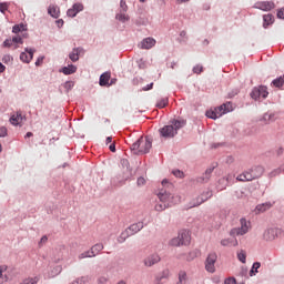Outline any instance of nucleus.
I'll return each mask as SVG.
<instances>
[{
	"label": "nucleus",
	"mask_w": 284,
	"mask_h": 284,
	"mask_svg": "<svg viewBox=\"0 0 284 284\" xmlns=\"http://www.w3.org/2000/svg\"><path fill=\"white\" fill-rule=\"evenodd\" d=\"M186 124L187 121L184 119L173 120L171 121V124L159 129L160 136L162 139H174V136L179 134V130H181V128H185Z\"/></svg>",
	"instance_id": "obj_1"
},
{
	"label": "nucleus",
	"mask_w": 284,
	"mask_h": 284,
	"mask_svg": "<svg viewBox=\"0 0 284 284\" xmlns=\"http://www.w3.org/2000/svg\"><path fill=\"white\" fill-rule=\"evenodd\" d=\"M131 150L134 154H148L152 150V139L140 138L131 145Z\"/></svg>",
	"instance_id": "obj_2"
},
{
	"label": "nucleus",
	"mask_w": 284,
	"mask_h": 284,
	"mask_svg": "<svg viewBox=\"0 0 284 284\" xmlns=\"http://www.w3.org/2000/svg\"><path fill=\"white\" fill-rule=\"evenodd\" d=\"M144 227L143 222H138L134 224H131L124 232L121 233L119 237V243H124L129 236H134V234H138V232H141V230Z\"/></svg>",
	"instance_id": "obj_3"
},
{
	"label": "nucleus",
	"mask_w": 284,
	"mask_h": 284,
	"mask_svg": "<svg viewBox=\"0 0 284 284\" xmlns=\"http://www.w3.org/2000/svg\"><path fill=\"white\" fill-rule=\"evenodd\" d=\"M115 19L122 23L130 21V16H128V3L125 0L120 1L119 12L116 13Z\"/></svg>",
	"instance_id": "obj_4"
},
{
	"label": "nucleus",
	"mask_w": 284,
	"mask_h": 284,
	"mask_svg": "<svg viewBox=\"0 0 284 284\" xmlns=\"http://www.w3.org/2000/svg\"><path fill=\"white\" fill-rule=\"evenodd\" d=\"M241 227L231 230V236H243L250 232V222L245 219L240 220Z\"/></svg>",
	"instance_id": "obj_5"
},
{
	"label": "nucleus",
	"mask_w": 284,
	"mask_h": 284,
	"mask_svg": "<svg viewBox=\"0 0 284 284\" xmlns=\"http://www.w3.org/2000/svg\"><path fill=\"white\" fill-rule=\"evenodd\" d=\"M268 94L270 92H267V87L264 85L255 87L251 92V97L255 101H258V99H267Z\"/></svg>",
	"instance_id": "obj_6"
},
{
	"label": "nucleus",
	"mask_w": 284,
	"mask_h": 284,
	"mask_svg": "<svg viewBox=\"0 0 284 284\" xmlns=\"http://www.w3.org/2000/svg\"><path fill=\"white\" fill-rule=\"evenodd\" d=\"M178 203H181V196L180 195H173L172 201L169 203L161 202L155 205L156 212H163L164 210H168V207H172V205H176Z\"/></svg>",
	"instance_id": "obj_7"
},
{
	"label": "nucleus",
	"mask_w": 284,
	"mask_h": 284,
	"mask_svg": "<svg viewBox=\"0 0 284 284\" xmlns=\"http://www.w3.org/2000/svg\"><path fill=\"white\" fill-rule=\"evenodd\" d=\"M216 258H217L216 253H211L206 257L205 270L210 274H214V272H216V266H215L216 265Z\"/></svg>",
	"instance_id": "obj_8"
},
{
	"label": "nucleus",
	"mask_w": 284,
	"mask_h": 284,
	"mask_svg": "<svg viewBox=\"0 0 284 284\" xmlns=\"http://www.w3.org/2000/svg\"><path fill=\"white\" fill-rule=\"evenodd\" d=\"M120 163L122 165V172L120 174V179H122V181H128V179L132 176V170L130 169V161H128V159H122Z\"/></svg>",
	"instance_id": "obj_9"
},
{
	"label": "nucleus",
	"mask_w": 284,
	"mask_h": 284,
	"mask_svg": "<svg viewBox=\"0 0 284 284\" xmlns=\"http://www.w3.org/2000/svg\"><path fill=\"white\" fill-rule=\"evenodd\" d=\"M244 176L246 181H254V179H258L260 176H263V166H257L255 170L251 172H244Z\"/></svg>",
	"instance_id": "obj_10"
},
{
	"label": "nucleus",
	"mask_w": 284,
	"mask_h": 284,
	"mask_svg": "<svg viewBox=\"0 0 284 284\" xmlns=\"http://www.w3.org/2000/svg\"><path fill=\"white\" fill-rule=\"evenodd\" d=\"M143 263L145 267H152L156 265V263H161V256H159L156 253L151 254L144 258Z\"/></svg>",
	"instance_id": "obj_11"
},
{
	"label": "nucleus",
	"mask_w": 284,
	"mask_h": 284,
	"mask_svg": "<svg viewBox=\"0 0 284 284\" xmlns=\"http://www.w3.org/2000/svg\"><path fill=\"white\" fill-rule=\"evenodd\" d=\"M272 207H274V203L264 202V203L257 204L255 206L254 213L255 214H265V212H268V210H272Z\"/></svg>",
	"instance_id": "obj_12"
},
{
	"label": "nucleus",
	"mask_w": 284,
	"mask_h": 284,
	"mask_svg": "<svg viewBox=\"0 0 284 284\" xmlns=\"http://www.w3.org/2000/svg\"><path fill=\"white\" fill-rule=\"evenodd\" d=\"M217 119H221L222 114H227V112H232V103H224L214 109Z\"/></svg>",
	"instance_id": "obj_13"
},
{
	"label": "nucleus",
	"mask_w": 284,
	"mask_h": 284,
	"mask_svg": "<svg viewBox=\"0 0 284 284\" xmlns=\"http://www.w3.org/2000/svg\"><path fill=\"white\" fill-rule=\"evenodd\" d=\"M139 45L141 50H152L156 45V40L154 38H145Z\"/></svg>",
	"instance_id": "obj_14"
},
{
	"label": "nucleus",
	"mask_w": 284,
	"mask_h": 284,
	"mask_svg": "<svg viewBox=\"0 0 284 284\" xmlns=\"http://www.w3.org/2000/svg\"><path fill=\"white\" fill-rule=\"evenodd\" d=\"M34 49H26V52H22L20 54V60L22 61V63H30V61L34 59Z\"/></svg>",
	"instance_id": "obj_15"
},
{
	"label": "nucleus",
	"mask_w": 284,
	"mask_h": 284,
	"mask_svg": "<svg viewBox=\"0 0 284 284\" xmlns=\"http://www.w3.org/2000/svg\"><path fill=\"white\" fill-rule=\"evenodd\" d=\"M173 196H178L176 194H171L170 192L161 189V191L158 194L159 200L161 201V203H170V201H172Z\"/></svg>",
	"instance_id": "obj_16"
},
{
	"label": "nucleus",
	"mask_w": 284,
	"mask_h": 284,
	"mask_svg": "<svg viewBox=\"0 0 284 284\" xmlns=\"http://www.w3.org/2000/svg\"><path fill=\"white\" fill-rule=\"evenodd\" d=\"M255 7L257 8V10H263L264 12H267L270 10H274L275 4L273 1H262L257 2Z\"/></svg>",
	"instance_id": "obj_17"
},
{
	"label": "nucleus",
	"mask_w": 284,
	"mask_h": 284,
	"mask_svg": "<svg viewBox=\"0 0 284 284\" xmlns=\"http://www.w3.org/2000/svg\"><path fill=\"white\" fill-rule=\"evenodd\" d=\"M13 43H21L22 44L23 43V36L17 34L12 39H7L3 42V45H4V48H12Z\"/></svg>",
	"instance_id": "obj_18"
},
{
	"label": "nucleus",
	"mask_w": 284,
	"mask_h": 284,
	"mask_svg": "<svg viewBox=\"0 0 284 284\" xmlns=\"http://www.w3.org/2000/svg\"><path fill=\"white\" fill-rule=\"evenodd\" d=\"M178 237L180 239L182 245H190L191 236L189 231H180Z\"/></svg>",
	"instance_id": "obj_19"
},
{
	"label": "nucleus",
	"mask_w": 284,
	"mask_h": 284,
	"mask_svg": "<svg viewBox=\"0 0 284 284\" xmlns=\"http://www.w3.org/2000/svg\"><path fill=\"white\" fill-rule=\"evenodd\" d=\"M83 10V4L81 3H75L71 9L67 11L68 17L74 18L79 12Z\"/></svg>",
	"instance_id": "obj_20"
},
{
	"label": "nucleus",
	"mask_w": 284,
	"mask_h": 284,
	"mask_svg": "<svg viewBox=\"0 0 284 284\" xmlns=\"http://www.w3.org/2000/svg\"><path fill=\"white\" fill-rule=\"evenodd\" d=\"M207 199H212V191H206L201 196L197 197L196 203L193 204V207H199L202 203H205Z\"/></svg>",
	"instance_id": "obj_21"
},
{
	"label": "nucleus",
	"mask_w": 284,
	"mask_h": 284,
	"mask_svg": "<svg viewBox=\"0 0 284 284\" xmlns=\"http://www.w3.org/2000/svg\"><path fill=\"white\" fill-rule=\"evenodd\" d=\"M23 119H26L21 113H17V114H13L11 118H10V123L12 125H21V123H23Z\"/></svg>",
	"instance_id": "obj_22"
},
{
	"label": "nucleus",
	"mask_w": 284,
	"mask_h": 284,
	"mask_svg": "<svg viewBox=\"0 0 284 284\" xmlns=\"http://www.w3.org/2000/svg\"><path fill=\"white\" fill-rule=\"evenodd\" d=\"M48 12L53 19H59V14H61V11L59 10V7L51 4L48 9Z\"/></svg>",
	"instance_id": "obj_23"
},
{
	"label": "nucleus",
	"mask_w": 284,
	"mask_h": 284,
	"mask_svg": "<svg viewBox=\"0 0 284 284\" xmlns=\"http://www.w3.org/2000/svg\"><path fill=\"white\" fill-rule=\"evenodd\" d=\"M83 52V49L75 48L72 50V52L69 54V59H71L73 62L79 61V55Z\"/></svg>",
	"instance_id": "obj_24"
},
{
	"label": "nucleus",
	"mask_w": 284,
	"mask_h": 284,
	"mask_svg": "<svg viewBox=\"0 0 284 284\" xmlns=\"http://www.w3.org/2000/svg\"><path fill=\"white\" fill-rule=\"evenodd\" d=\"M110 77L111 73L110 72H104L100 75V85L104 87V85H109L110 83Z\"/></svg>",
	"instance_id": "obj_25"
},
{
	"label": "nucleus",
	"mask_w": 284,
	"mask_h": 284,
	"mask_svg": "<svg viewBox=\"0 0 284 284\" xmlns=\"http://www.w3.org/2000/svg\"><path fill=\"white\" fill-rule=\"evenodd\" d=\"M61 72L63 74H74V72H77V67L74 64H70L68 67H63Z\"/></svg>",
	"instance_id": "obj_26"
},
{
	"label": "nucleus",
	"mask_w": 284,
	"mask_h": 284,
	"mask_svg": "<svg viewBox=\"0 0 284 284\" xmlns=\"http://www.w3.org/2000/svg\"><path fill=\"white\" fill-rule=\"evenodd\" d=\"M176 284H187V273L185 271L179 273V282Z\"/></svg>",
	"instance_id": "obj_27"
},
{
	"label": "nucleus",
	"mask_w": 284,
	"mask_h": 284,
	"mask_svg": "<svg viewBox=\"0 0 284 284\" xmlns=\"http://www.w3.org/2000/svg\"><path fill=\"white\" fill-rule=\"evenodd\" d=\"M274 234H275L274 229H268V230L265 231V233H264V239H265L266 241H274Z\"/></svg>",
	"instance_id": "obj_28"
},
{
	"label": "nucleus",
	"mask_w": 284,
	"mask_h": 284,
	"mask_svg": "<svg viewBox=\"0 0 284 284\" xmlns=\"http://www.w3.org/2000/svg\"><path fill=\"white\" fill-rule=\"evenodd\" d=\"M103 250V244H95L91 247V254H93V256H97V254H99V252H101Z\"/></svg>",
	"instance_id": "obj_29"
},
{
	"label": "nucleus",
	"mask_w": 284,
	"mask_h": 284,
	"mask_svg": "<svg viewBox=\"0 0 284 284\" xmlns=\"http://www.w3.org/2000/svg\"><path fill=\"white\" fill-rule=\"evenodd\" d=\"M263 21H264V26H272V23H274V16L272 14H265L263 17Z\"/></svg>",
	"instance_id": "obj_30"
},
{
	"label": "nucleus",
	"mask_w": 284,
	"mask_h": 284,
	"mask_svg": "<svg viewBox=\"0 0 284 284\" xmlns=\"http://www.w3.org/2000/svg\"><path fill=\"white\" fill-rule=\"evenodd\" d=\"M23 30H26V26H23V24H16L12 28V32L14 34H21V32H23Z\"/></svg>",
	"instance_id": "obj_31"
},
{
	"label": "nucleus",
	"mask_w": 284,
	"mask_h": 284,
	"mask_svg": "<svg viewBox=\"0 0 284 284\" xmlns=\"http://www.w3.org/2000/svg\"><path fill=\"white\" fill-rule=\"evenodd\" d=\"M283 83H284L283 77H280L272 81V85H274V88H283Z\"/></svg>",
	"instance_id": "obj_32"
},
{
	"label": "nucleus",
	"mask_w": 284,
	"mask_h": 284,
	"mask_svg": "<svg viewBox=\"0 0 284 284\" xmlns=\"http://www.w3.org/2000/svg\"><path fill=\"white\" fill-rule=\"evenodd\" d=\"M261 268V264L258 262H255L250 271V276H254L258 273V270Z\"/></svg>",
	"instance_id": "obj_33"
},
{
	"label": "nucleus",
	"mask_w": 284,
	"mask_h": 284,
	"mask_svg": "<svg viewBox=\"0 0 284 284\" xmlns=\"http://www.w3.org/2000/svg\"><path fill=\"white\" fill-rule=\"evenodd\" d=\"M227 181H230V176L229 178H222L219 180V189L220 190H225V187H227Z\"/></svg>",
	"instance_id": "obj_34"
},
{
	"label": "nucleus",
	"mask_w": 284,
	"mask_h": 284,
	"mask_svg": "<svg viewBox=\"0 0 284 284\" xmlns=\"http://www.w3.org/2000/svg\"><path fill=\"white\" fill-rule=\"evenodd\" d=\"M93 257H94V254H92V251H85L79 255L80 261L83 258H93Z\"/></svg>",
	"instance_id": "obj_35"
},
{
	"label": "nucleus",
	"mask_w": 284,
	"mask_h": 284,
	"mask_svg": "<svg viewBox=\"0 0 284 284\" xmlns=\"http://www.w3.org/2000/svg\"><path fill=\"white\" fill-rule=\"evenodd\" d=\"M221 245H223L224 247H227L229 245H239V241L234 240V242L232 243V241L230 240H222L221 241Z\"/></svg>",
	"instance_id": "obj_36"
},
{
	"label": "nucleus",
	"mask_w": 284,
	"mask_h": 284,
	"mask_svg": "<svg viewBox=\"0 0 284 284\" xmlns=\"http://www.w3.org/2000/svg\"><path fill=\"white\" fill-rule=\"evenodd\" d=\"M237 258L241 263H245L246 258H247V254L245 253V251H240L237 253Z\"/></svg>",
	"instance_id": "obj_37"
},
{
	"label": "nucleus",
	"mask_w": 284,
	"mask_h": 284,
	"mask_svg": "<svg viewBox=\"0 0 284 284\" xmlns=\"http://www.w3.org/2000/svg\"><path fill=\"white\" fill-rule=\"evenodd\" d=\"M170 245H172L173 247H179V245H183V244L181 242V239L178 236L170 241Z\"/></svg>",
	"instance_id": "obj_38"
},
{
	"label": "nucleus",
	"mask_w": 284,
	"mask_h": 284,
	"mask_svg": "<svg viewBox=\"0 0 284 284\" xmlns=\"http://www.w3.org/2000/svg\"><path fill=\"white\" fill-rule=\"evenodd\" d=\"M206 116H207V119H219V116L216 115V111H214V110H209V111H206Z\"/></svg>",
	"instance_id": "obj_39"
},
{
	"label": "nucleus",
	"mask_w": 284,
	"mask_h": 284,
	"mask_svg": "<svg viewBox=\"0 0 284 284\" xmlns=\"http://www.w3.org/2000/svg\"><path fill=\"white\" fill-rule=\"evenodd\" d=\"M165 105H168V98H163L156 103V106L161 109L165 108Z\"/></svg>",
	"instance_id": "obj_40"
},
{
	"label": "nucleus",
	"mask_w": 284,
	"mask_h": 284,
	"mask_svg": "<svg viewBox=\"0 0 284 284\" xmlns=\"http://www.w3.org/2000/svg\"><path fill=\"white\" fill-rule=\"evenodd\" d=\"M193 72L194 74H201V72H203V65L197 64L193 68Z\"/></svg>",
	"instance_id": "obj_41"
},
{
	"label": "nucleus",
	"mask_w": 284,
	"mask_h": 284,
	"mask_svg": "<svg viewBox=\"0 0 284 284\" xmlns=\"http://www.w3.org/2000/svg\"><path fill=\"white\" fill-rule=\"evenodd\" d=\"M7 10H8V3L1 2L0 3V12H2V14H6Z\"/></svg>",
	"instance_id": "obj_42"
},
{
	"label": "nucleus",
	"mask_w": 284,
	"mask_h": 284,
	"mask_svg": "<svg viewBox=\"0 0 284 284\" xmlns=\"http://www.w3.org/2000/svg\"><path fill=\"white\" fill-rule=\"evenodd\" d=\"M8 136V129L6 126L0 128V138Z\"/></svg>",
	"instance_id": "obj_43"
},
{
	"label": "nucleus",
	"mask_w": 284,
	"mask_h": 284,
	"mask_svg": "<svg viewBox=\"0 0 284 284\" xmlns=\"http://www.w3.org/2000/svg\"><path fill=\"white\" fill-rule=\"evenodd\" d=\"M64 88H65V90H71V89H73V88H74V82H73V81H67V82L64 83Z\"/></svg>",
	"instance_id": "obj_44"
},
{
	"label": "nucleus",
	"mask_w": 284,
	"mask_h": 284,
	"mask_svg": "<svg viewBox=\"0 0 284 284\" xmlns=\"http://www.w3.org/2000/svg\"><path fill=\"white\" fill-rule=\"evenodd\" d=\"M196 256H197L196 251H192L189 253L187 261H194V258H196Z\"/></svg>",
	"instance_id": "obj_45"
},
{
	"label": "nucleus",
	"mask_w": 284,
	"mask_h": 284,
	"mask_svg": "<svg viewBox=\"0 0 284 284\" xmlns=\"http://www.w3.org/2000/svg\"><path fill=\"white\" fill-rule=\"evenodd\" d=\"M174 176H176L178 179H183L185 176V174L182 171H173Z\"/></svg>",
	"instance_id": "obj_46"
},
{
	"label": "nucleus",
	"mask_w": 284,
	"mask_h": 284,
	"mask_svg": "<svg viewBox=\"0 0 284 284\" xmlns=\"http://www.w3.org/2000/svg\"><path fill=\"white\" fill-rule=\"evenodd\" d=\"M108 283V276H100L98 278V284H106Z\"/></svg>",
	"instance_id": "obj_47"
},
{
	"label": "nucleus",
	"mask_w": 284,
	"mask_h": 284,
	"mask_svg": "<svg viewBox=\"0 0 284 284\" xmlns=\"http://www.w3.org/2000/svg\"><path fill=\"white\" fill-rule=\"evenodd\" d=\"M224 284H236V280L234 277H229L225 280Z\"/></svg>",
	"instance_id": "obj_48"
},
{
	"label": "nucleus",
	"mask_w": 284,
	"mask_h": 284,
	"mask_svg": "<svg viewBox=\"0 0 284 284\" xmlns=\"http://www.w3.org/2000/svg\"><path fill=\"white\" fill-rule=\"evenodd\" d=\"M44 59H45L44 57H39V58L37 59V61H36V65H37V67L43 65V60H44Z\"/></svg>",
	"instance_id": "obj_49"
},
{
	"label": "nucleus",
	"mask_w": 284,
	"mask_h": 284,
	"mask_svg": "<svg viewBox=\"0 0 284 284\" xmlns=\"http://www.w3.org/2000/svg\"><path fill=\"white\" fill-rule=\"evenodd\" d=\"M236 180L241 181V182L247 181L246 178H245V173H242V174L237 175Z\"/></svg>",
	"instance_id": "obj_50"
},
{
	"label": "nucleus",
	"mask_w": 284,
	"mask_h": 284,
	"mask_svg": "<svg viewBox=\"0 0 284 284\" xmlns=\"http://www.w3.org/2000/svg\"><path fill=\"white\" fill-rule=\"evenodd\" d=\"M277 18H278V19H284V8L280 9V10L277 11Z\"/></svg>",
	"instance_id": "obj_51"
},
{
	"label": "nucleus",
	"mask_w": 284,
	"mask_h": 284,
	"mask_svg": "<svg viewBox=\"0 0 284 284\" xmlns=\"http://www.w3.org/2000/svg\"><path fill=\"white\" fill-rule=\"evenodd\" d=\"M109 150L110 152H116V144L114 142H112L110 145H109Z\"/></svg>",
	"instance_id": "obj_52"
},
{
	"label": "nucleus",
	"mask_w": 284,
	"mask_h": 284,
	"mask_svg": "<svg viewBox=\"0 0 284 284\" xmlns=\"http://www.w3.org/2000/svg\"><path fill=\"white\" fill-rule=\"evenodd\" d=\"M162 186L163 187H172V184H170V182L168 180H163L162 181Z\"/></svg>",
	"instance_id": "obj_53"
},
{
	"label": "nucleus",
	"mask_w": 284,
	"mask_h": 284,
	"mask_svg": "<svg viewBox=\"0 0 284 284\" xmlns=\"http://www.w3.org/2000/svg\"><path fill=\"white\" fill-rule=\"evenodd\" d=\"M154 88V83H150L146 87L143 88L144 92H148V90H152Z\"/></svg>",
	"instance_id": "obj_54"
},
{
	"label": "nucleus",
	"mask_w": 284,
	"mask_h": 284,
	"mask_svg": "<svg viewBox=\"0 0 284 284\" xmlns=\"http://www.w3.org/2000/svg\"><path fill=\"white\" fill-rule=\"evenodd\" d=\"M138 185H145V179L144 178H139L138 179Z\"/></svg>",
	"instance_id": "obj_55"
},
{
	"label": "nucleus",
	"mask_w": 284,
	"mask_h": 284,
	"mask_svg": "<svg viewBox=\"0 0 284 284\" xmlns=\"http://www.w3.org/2000/svg\"><path fill=\"white\" fill-rule=\"evenodd\" d=\"M180 37H182L183 41H185L187 39V32L186 31H181Z\"/></svg>",
	"instance_id": "obj_56"
},
{
	"label": "nucleus",
	"mask_w": 284,
	"mask_h": 284,
	"mask_svg": "<svg viewBox=\"0 0 284 284\" xmlns=\"http://www.w3.org/2000/svg\"><path fill=\"white\" fill-rule=\"evenodd\" d=\"M2 72H6V65H3V63H0V74H1Z\"/></svg>",
	"instance_id": "obj_57"
},
{
	"label": "nucleus",
	"mask_w": 284,
	"mask_h": 284,
	"mask_svg": "<svg viewBox=\"0 0 284 284\" xmlns=\"http://www.w3.org/2000/svg\"><path fill=\"white\" fill-rule=\"evenodd\" d=\"M40 243H48V236H42L40 240Z\"/></svg>",
	"instance_id": "obj_58"
},
{
	"label": "nucleus",
	"mask_w": 284,
	"mask_h": 284,
	"mask_svg": "<svg viewBox=\"0 0 284 284\" xmlns=\"http://www.w3.org/2000/svg\"><path fill=\"white\" fill-rule=\"evenodd\" d=\"M106 145H110L112 143V136H108L105 140Z\"/></svg>",
	"instance_id": "obj_59"
},
{
	"label": "nucleus",
	"mask_w": 284,
	"mask_h": 284,
	"mask_svg": "<svg viewBox=\"0 0 284 284\" xmlns=\"http://www.w3.org/2000/svg\"><path fill=\"white\" fill-rule=\"evenodd\" d=\"M30 136H32V132H28V133L26 134V139H30Z\"/></svg>",
	"instance_id": "obj_60"
},
{
	"label": "nucleus",
	"mask_w": 284,
	"mask_h": 284,
	"mask_svg": "<svg viewBox=\"0 0 284 284\" xmlns=\"http://www.w3.org/2000/svg\"><path fill=\"white\" fill-rule=\"evenodd\" d=\"M57 23H58V26H63V20L60 19L57 21Z\"/></svg>",
	"instance_id": "obj_61"
},
{
	"label": "nucleus",
	"mask_w": 284,
	"mask_h": 284,
	"mask_svg": "<svg viewBox=\"0 0 284 284\" xmlns=\"http://www.w3.org/2000/svg\"><path fill=\"white\" fill-rule=\"evenodd\" d=\"M3 270H6V267L1 266V267H0V276H2Z\"/></svg>",
	"instance_id": "obj_62"
},
{
	"label": "nucleus",
	"mask_w": 284,
	"mask_h": 284,
	"mask_svg": "<svg viewBox=\"0 0 284 284\" xmlns=\"http://www.w3.org/2000/svg\"><path fill=\"white\" fill-rule=\"evenodd\" d=\"M154 284H161V278L155 280Z\"/></svg>",
	"instance_id": "obj_63"
},
{
	"label": "nucleus",
	"mask_w": 284,
	"mask_h": 284,
	"mask_svg": "<svg viewBox=\"0 0 284 284\" xmlns=\"http://www.w3.org/2000/svg\"><path fill=\"white\" fill-rule=\"evenodd\" d=\"M118 284H128L125 281H120Z\"/></svg>",
	"instance_id": "obj_64"
}]
</instances>
